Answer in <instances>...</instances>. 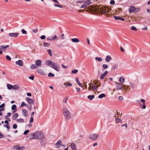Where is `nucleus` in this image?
I'll use <instances>...</instances> for the list:
<instances>
[{
    "label": "nucleus",
    "instance_id": "c03bdc74",
    "mask_svg": "<svg viewBox=\"0 0 150 150\" xmlns=\"http://www.w3.org/2000/svg\"><path fill=\"white\" fill-rule=\"evenodd\" d=\"M57 38V36L56 35H55L54 36V37L52 38H51V39H49V40H55V39H56Z\"/></svg>",
    "mask_w": 150,
    "mask_h": 150
},
{
    "label": "nucleus",
    "instance_id": "9b49d317",
    "mask_svg": "<svg viewBox=\"0 0 150 150\" xmlns=\"http://www.w3.org/2000/svg\"><path fill=\"white\" fill-rule=\"evenodd\" d=\"M123 84H122L119 83H116V86L117 89H123Z\"/></svg>",
    "mask_w": 150,
    "mask_h": 150
},
{
    "label": "nucleus",
    "instance_id": "603ef678",
    "mask_svg": "<svg viewBox=\"0 0 150 150\" xmlns=\"http://www.w3.org/2000/svg\"><path fill=\"white\" fill-rule=\"evenodd\" d=\"M17 125L16 124H14L13 125V128L14 129H16L17 128Z\"/></svg>",
    "mask_w": 150,
    "mask_h": 150
},
{
    "label": "nucleus",
    "instance_id": "ddd939ff",
    "mask_svg": "<svg viewBox=\"0 0 150 150\" xmlns=\"http://www.w3.org/2000/svg\"><path fill=\"white\" fill-rule=\"evenodd\" d=\"M114 18L116 20H120L122 21H124L125 20V18L123 17H120L119 16H114Z\"/></svg>",
    "mask_w": 150,
    "mask_h": 150
},
{
    "label": "nucleus",
    "instance_id": "9d476101",
    "mask_svg": "<svg viewBox=\"0 0 150 150\" xmlns=\"http://www.w3.org/2000/svg\"><path fill=\"white\" fill-rule=\"evenodd\" d=\"M54 62L50 60H47L45 61V64L46 65L50 66H52Z\"/></svg>",
    "mask_w": 150,
    "mask_h": 150
},
{
    "label": "nucleus",
    "instance_id": "a18cd8bd",
    "mask_svg": "<svg viewBox=\"0 0 150 150\" xmlns=\"http://www.w3.org/2000/svg\"><path fill=\"white\" fill-rule=\"evenodd\" d=\"M50 45V44L48 43H47L44 42V45L45 47H48Z\"/></svg>",
    "mask_w": 150,
    "mask_h": 150
},
{
    "label": "nucleus",
    "instance_id": "aec40b11",
    "mask_svg": "<svg viewBox=\"0 0 150 150\" xmlns=\"http://www.w3.org/2000/svg\"><path fill=\"white\" fill-rule=\"evenodd\" d=\"M119 81L120 83H123L125 82V78L121 76L119 78Z\"/></svg>",
    "mask_w": 150,
    "mask_h": 150
},
{
    "label": "nucleus",
    "instance_id": "680f3d73",
    "mask_svg": "<svg viewBox=\"0 0 150 150\" xmlns=\"http://www.w3.org/2000/svg\"><path fill=\"white\" fill-rule=\"evenodd\" d=\"M40 38L42 39H45V36L44 35H42L41 36Z\"/></svg>",
    "mask_w": 150,
    "mask_h": 150
},
{
    "label": "nucleus",
    "instance_id": "4c0bfd02",
    "mask_svg": "<svg viewBox=\"0 0 150 150\" xmlns=\"http://www.w3.org/2000/svg\"><path fill=\"white\" fill-rule=\"evenodd\" d=\"M37 67L34 64H32L30 67V68L32 69H34Z\"/></svg>",
    "mask_w": 150,
    "mask_h": 150
},
{
    "label": "nucleus",
    "instance_id": "5fc2aeb1",
    "mask_svg": "<svg viewBox=\"0 0 150 150\" xmlns=\"http://www.w3.org/2000/svg\"><path fill=\"white\" fill-rule=\"evenodd\" d=\"M6 59L7 60H11V58L9 56L7 55V56H6Z\"/></svg>",
    "mask_w": 150,
    "mask_h": 150
},
{
    "label": "nucleus",
    "instance_id": "2eb2a0df",
    "mask_svg": "<svg viewBox=\"0 0 150 150\" xmlns=\"http://www.w3.org/2000/svg\"><path fill=\"white\" fill-rule=\"evenodd\" d=\"M9 35L11 37H17L18 35V33H9Z\"/></svg>",
    "mask_w": 150,
    "mask_h": 150
},
{
    "label": "nucleus",
    "instance_id": "6e6552de",
    "mask_svg": "<svg viewBox=\"0 0 150 150\" xmlns=\"http://www.w3.org/2000/svg\"><path fill=\"white\" fill-rule=\"evenodd\" d=\"M51 67L56 70L57 71H59V67L58 64H56L54 62V63L52 66H51Z\"/></svg>",
    "mask_w": 150,
    "mask_h": 150
},
{
    "label": "nucleus",
    "instance_id": "c85d7f7f",
    "mask_svg": "<svg viewBox=\"0 0 150 150\" xmlns=\"http://www.w3.org/2000/svg\"><path fill=\"white\" fill-rule=\"evenodd\" d=\"M141 101L143 103V107L142 108L145 109L146 108V106L145 105V100L143 99H142L141 100Z\"/></svg>",
    "mask_w": 150,
    "mask_h": 150
},
{
    "label": "nucleus",
    "instance_id": "f03ea898",
    "mask_svg": "<svg viewBox=\"0 0 150 150\" xmlns=\"http://www.w3.org/2000/svg\"><path fill=\"white\" fill-rule=\"evenodd\" d=\"M100 8L98 6H89L88 7L87 11L89 13L94 14L99 13Z\"/></svg>",
    "mask_w": 150,
    "mask_h": 150
},
{
    "label": "nucleus",
    "instance_id": "7c9ffc66",
    "mask_svg": "<svg viewBox=\"0 0 150 150\" xmlns=\"http://www.w3.org/2000/svg\"><path fill=\"white\" fill-rule=\"evenodd\" d=\"M61 144V141L60 140H58L57 143L56 144V145L57 146V148H59V146H58L59 145H60Z\"/></svg>",
    "mask_w": 150,
    "mask_h": 150
},
{
    "label": "nucleus",
    "instance_id": "412c9836",
    "mask_svg": "<svg viewBox=\"0 0 150 150\" xmlns=\"http://www.w3.org/2000/svg\"><path fill=\"white\" fill-rule=\"evenodd\" d=\"M112 59V58L109 55H108L106 57L105 61L107 62H109Z\"/></svg>",
    "mask_w": 150,
    "mask_h": 150
},
{
    "label": "nucleus",
    "instance_id": "4d7b16f0",
    "mask_svg": "<svg viewBox=\"0 0 150 150\" xmlns=\"http://www.w3.org/2000/svg\"><path fill=\"white\" fill-rule=\"evenodd\" d=\"M38 72L40 74H43L44 73L41 70H39L38 71Z\"/></svg>",
    "mask_w": 150,
    "mask_h": 150
},
{
    "label": "nucleus",
    "instance_id": "7ed1b4c3",
    "mask_svg": "<svg viewBox=\"0 0 150 150\" xmlns=\"http://www.w3.org/2000/svg\"><path fill=\"white\" fill-rule=\"evenodd\" d=\"M33 139H37L40 140L43 139L45 138L43 133L41 131H37L32 134Z\"/></svg>",
    "mask_w": 150,
    "mask_h": 150
},
{
    "label": "nucleus",
    "instance_id": "f3484780",
    "mask_svg": "<svg viewBox=\"0 0 150 150\" xmlns=\"http://www.w3.org/2000/svg\"><path fill=\"white\" fill-rule=\"evenodd\" d=\"M124 86L123 87V89L125 91H127L130 89L129 87L128 86L126 85L123 84Z\"/></svg>",
    "mask_w": 150,
    "mask_h": 150
},
{
    "label": "nucleus",
    "instance_id": "b1692460",
    "mask_svg": "<svg viewBox=\"0 0 150 150\" xmlns=\"http://www.w3.org/2000/svg\"><path fill=\"white\" fill-rule=\"evenodd\" d=\"M71 147L73 150H76V145L74 143H72L70 145Z\"/></svg>",
    "mask_w": 150,
    "mask_h": 150
},
{
    "label": "nucleus",
    "instance_id": "bf43d9fd",
    "mask_svg": "<svg viewBox=\"0 0 150 150\" xmlns=\"http://www.w3.org/2000/svg\"><path fill=\"white\" fill-rule=\"evenodd\" d=\"M34 76L33 75H31L29 77V78L32 80H33L34 79Z\"/></svg>",
    "mask_w": 150,
    "mask_h": 150
},
{
    "label": "nucleus",
    "instance_id": "72a5a7b5",
    "mask_svg": "<svg viewBox=\"0 0 150 150\" xmlns=\"http://www.w3.org/2000/svg\"><path fill=\"white\" fill-rule=\"evenodd\" d=\"M76 81L77 83L81 87H83V86L81 85V83H80L79 81V79L78 78L76 79Z\"/></svg>",
    "mask_w": 150,
    "mask_h": 150
},
{
    "label": "nucleus",
    "instance_id": "de8ad7c7",
    "mask_svg": "<svg viewBox=\"0 0 150 150\" xmlns=\"http://www.w3.org/2000/svg\"><path fill=\"white\" fill-rule=\"evenodd\" d=\"M78 71V70H74L72 71V73L73 74H76Z\"/></svg>",
    "mask_w": 150,
    "mask_h": 150
},
{
    "label": "nucleus",
    "instance_id": "37998d69",
    "mask_svg": "<svg viewBox=\"0 0 150 150\" xmlns=\"http://www.w3.org/2000/svg\"><path fill=\"white\" fill-rule=\"evenodd\" d=\"M103 67L104 69H107L108 67V66L106 64H103Z\"/></svg>",
    "mask_w": 150,
    "mask_h": 150
},
{
    "label": "nucleus",
    "instance_id": "c756f323",
    "mask_svg": "<svg viewBox=\"0 0 150 150\" xmlns=\"http://www.w3.org/2000/svg\"><path fill=\"white\" fill-rule=\"evenodd\" d=\"M19 85H16L13 86V89L14 90H18L19 88Z\"/></svg>",
    "mask_w": 150,
    "mask_h": 150
},
{
    "label": "nucleus",
    "instance_id": "79ce46f5",
    "mask_svg": "<svg viewBox=\"0 0 150 150\" xmlns=\"http://www.w3.org/2000/svg\"><path fill=\"white\" fill-rule=\"evenodd\" d=\"M27 106V105L24 102H22L21 105V107H23L24 106Z\"/></svg>",
    "mask_w": 150,
    "mask_h": 150
},
{
    "label": "nucleus",
    "instance_id": "0e129e2a",
    "mask_svg": "<svg viewBox=\"0 0 150 150\" xmlns=\"http://www.w3.org/2000/svg\"><path fill=\"white\" fill-rule=\"evenodd\" d=\"M119 100H122L123 99V98L121 96H120L119 97Z\"/></svg>",
    "mask_w": 150,
    "mask_h": 150
},
{
    "label": "nucleus",
    "instance_id": "49530a36",
    "mask_svg": "<svg viewBox=\"0 0 150 150\" xmlns=\"http://www.w3.org/2000/svg\"><path fill=\"white\" fill-rule=\"evenodd\" d=\"M54 74L51 73H50L48 74V76L49 77H53L54 76Z\"/></svg>",
    "mask_w": 150,
    "mask_h": 150
},
{
    "label": "nucleus",
    "instance_id": "0eeeda50",
    "mask_svg": "<svg viewBox=\"0 0 150 150\" xmlns=\"http://www.w3.org/2000/svg\"><path fill=\"white\" fill-rule=\"evenodd\" d=\"M98 136V134H91L90 136V138L93 140H96Z\"/></svg>",
    "mask_w": 150,
    "mask_h": 150
},
{
    "label": "nucleus",
    "instance_id": "8fccbe9b",
    "mask_svg": "<svg viewBox=\"0 0 150 150\" xmlns=\"http://www.w3.org/2000/svg\"><path fill=\"white\" fill-rule=\"evenodd\" d=\"M29 132V131L28 130H25L24 132V134L25 135L27 134Z\"/></svg>",
    "mask_w": 150,
    "mask_h": 150
},
{
    "label": "nucleus",
    "instance_id": "ea45409f",
    "mask_svg": "<svg viewBox=\"0 0 150 150\" xmlns=\"http://www.w3.org/2000/svg\"><path fill=\"white\" fill-rule=\"evenodd\" d=\"M95 59L99 62H101L102 60V59L100 57H96L95 58Z\"/></svg>",
    "mask_w": 150,
    "mask_h": 150
},
{
    "label": "nucleus",
    "instance_id": "393cba45",
    "mask_svg": "<svg viewBox=\"0 0 150 150\" xmlns=\"http://www.w3.org/2000/svg\"><path fill=\"white\" fill-rule=\"evenodd\" d=\"M22 112L24 114V115L27 116L28 115L27 111L26 110L24 109L22 110Z\"/></svg>",
    "mask_w": 150,
    "mask_h": 150
},
{
    "label": "nucleus",
    "instance_id": "58836bf2",
    "mask_svg": "<svg viewBox=\"0 0 150 150\" xmlns=\"http://www.w3.org/2000/svg\"><path fill=\"white\" fill-rule=\"evenodd\" d=\"M47 51L50 56H52V51L51 50L48 49L47 50Z\"/></svg>",
    "mask_w": 150,
    "mask_h": 150
},
{
    "label": "nucleus",
    "instance_id": "20e7f679",
    "mask_svg": "<svg viewBox=\"0 0 150 150\" xmlns=\"http://www.w3.org/2000/svg\"><path fill=\"white\" fill-rule=\"evenodd\" d=\"M110 11V8L106 6H103L100 8L99 13H108Z\"/></svg>",
    "mask_w": 150,
    "mask_h": 150
},
{
    "label": "nucleus",
    "instance_id": "3c124183",
    "mask_svg": "<svg viewBox=\"0 0 150 150\" xmlns=\"http://www.w3.org/2000/svg\"><path fill=\"white\" fill-rule=\"evenodd\" d=\"M4 110V108H2L1 109H0V116H1L2 115V113L1 112L2 111Z\"/></svg>",
    "mask_w": 150,
    "mask_h": 150
},
{
    "label": "nucleus",
    "instance_id": "09e8293b",
    "mask_svg": "<svg viewBox=\"0 0 150 150\" xmlns=\"http://www.w3.org/2000/svg\"><path fill=\"white\" fill-rule=\"evenodd\" d=\"M115 4V1L113 0H112L110 1V4L111 5H114Z\"/></svg>",
    "mask_w": 150,
    "mask_h": 150
},
{
    "label": "nucleus",
    "instance_id": "39448f33",
    "mask_svg": "<svg viewBox=\"0 0 150 150\" xmlns=\"http://www.w3.org/2000/svg\"><path fill=\"white\" fill-rule=\"evenodd\" d=\"M140 10L139 8H136L134 6H131L129 8V12L130 13H136L139 12Z\"/></svg>",
    "mask_w": 150,
    "mask_h": 150
},
{
    "label": "nucleus",
    "instance_id": "338daca9",
    "mask_svg": "<svg viewBox=\"0 0 150 150\" xmlns=\"http://www.w3.org/2000/svg\"><path fill=\"white\" fill-rule=\"evenodd\" d=\"M62 67L63 68H67V66H65L63 64H62Z\"/></svg>",
    "mask_w": 150,
    "mask_h": 150
},
{
    "label": "nucleus",
    "instance_id": "4be33fe9",
    "mask_svg": "<svg viewBox=\"0 0 150 150\" xmlns=\"http://www.w3.org/2000/svg\"><path fill=\"white\" fill-rule=\"evenodd\" d=\"M64 85L66 87L69 86H72V84L68 82H65L64 83Z\"/></svg>",
    "mask_w": 150,
    "mask_h": 150
},
{
    "label": "nucleus",
    "instance_id": "bb28decb",
    "mask_svg": "<svg viewBox=\"0 0 150 150\" xmlns=\"http://www.w3.org/2000/svg\"><path fill=\"white\" fill-rule=\"evenodd\" d=\"M18 116V114L17 113L14 114L13 116V119L16 120Z\"/></svg>",
    "mask_w": 150,
    "mask_h": 150
},
{
    "label": "nucleus",
    "instance_id": "1a4fd4ad",
    "mask_svg": "<svg viewBox=\"0 0 150 150\" xmlns=\"http://www.w3.org/2000/svg\"><path fill=\"white\" fill-rule=\"evenodd\" d=\"M25 148V147L24 146H20L18 145L15 146L13 147L14 149L18 150H23Z\"/></svg>",
    "mask_w": 150,
    "mask_h": 150
},
{
    "label": "nucleus",
    "instance_id": "e433bc0d",
    "mask_svg": "<svg viewBox=\"0 0 150 150\" xmlns=\"http://www.w3.org/2000/svg\"><path fill=\"white\" fill-rule=\"evenodd\" d=\"M115 117H116V121L117 123H118V122H121V120L120 118H117V117H116L117 115H116L115 116Z\"/></svg>",
    "mask_w": 150,
    "mask_h": 150
},
{
    "label": "nucleus",
    "instance_id": "69168bd1",
    "mask_svg": "<svg viewBox=\"0 0 150 150\" xmlns=\"http://www.w3.org/2000/svg\"><path fill=\"white\" fill-rule=\"evenodd\" d=\"M11 114L10 112H8L7 114V115L6 116H7V117H8L9 116H11Z\"/></svg>",
    "mask_w": 150,
    "mask_h": 150
},
{
    "label": "nucleus",
    "instance_id": "473e14b6",
    "mask_svg": "<svg viewBox=\"0 0 150 150\" xmlns=\"http://www.w3.org/2000/svg\"><path fill=\"white\" fill-rule=\"evenodd\" d=\"M131 29L134 31H137L138 30L134 26H132L131 27Z\"/></svg>",
    "mask_w": 150,
    "mask_h": 150
},
{
    "label": "nucleus",
    "instance_id": "052dcab7",
    "mask_svg": "<svg viewBox=\"0 0 150 150\" xmlns=\"http://www.w3.org/2000/svg\"><path fill=\"white\" fill-rule=\"evenodd\" d=\"M33 117H31L30 118V123L32 122H33Z\"/></svg>",
    "mask_w": 150,
    "mask_h": 150
},
{
    "label": "nucleus",
    "instance_id": "dca6fc26",
    "mask_svg": "<svg viewBox=\"0 0 150 150\" xmlns=\"http://www.w3.org/2000/svg\"><path fill=\"white\" fill-rule=\"evenodd\" d=\"M26 100L30 104H32L34 103L33 100L32 99L30 98H29L27 97L26 98Z\"/></svg>",
    "mask_w": 150,
    "mask_h": 150
},
{
    "label": "nucleus",
    "instance_id": "e2e57ef3",
    "mask_svg": "<svg viewBox=\"0 0 150 150\" xmlns=\"http://www.w3.org/2000/svg\"><path fill=\"white\" fill-rule=\"evenodd\" d=\"M76 91L77 92H79V91H80V88H76Z\"/></svg>",
    "mask_w": 150,
    "mask_h": 150
},
{
    "label": "nucleus",
    "instance_id": "2f4dec72",
    "mask_svg": "<svg viewBox=\"0 0 150 150\" xmlns=\"http://www.w3.org/2000/svg\"><path fill=\"white\" fill-rule=\"evenodd\" d=\"M106 96V95L102 93L100 95L98 96V98H101L103 97H105Z\"/></svg>",
    "mask_w": 150,
    "mask_h": 150
},
{
    "label": "nucleus",
    "instance_id": "f257e3e1",
    "mask_svg": "<svg viewBox=\"0 0 150 150\" xmlns=\"http://www.w3.org/2000/svg\"><path fill=\"white\" fill-rule=\"evenodd\" d=\"M101 83L98 81H91V83L89 84V87L88 88L89 91L92 90L93 91H96L98 87L100 86Z\"/></svg>",
    "mask_w": 150,
    "mask_h": 150
},
{
    "label": "nucleus",
    "instance_id": "4468645a",
    "mask_svg": "<svg viewBox=\"0 0 150 150\" xmlns=\"http://www.w3.org/2000/svg\"><path fill=\"white\" fill-rule=\"evenodd\" d=\"M108 73V72L107 71H105L104 73L102 74L101 75L100 77V79L101 80L103 79L104 78L105 76Z\"/></svg>",
    "mask_w": 150,
    "mask_h": 150
},
{
    "label": "nucleus",
    "instance_id": "6ab92c4d",
    "mask_svg": "<svg viewBox=\"0 0 150 150\" xmlns=\"http://www.w3.org/2000/svg\"><path fill=\"white\" fill-rule=\"evenodd\" d=\"M16 64L20 66H22L23 65V61L21 60H19L18 61L16 62Z\"/></svg>",
    "mask_w": 150,
    "mask_h": 150
},
{
    "label": "nucleus",
    "instance_id": "a19ab883",
    "mask_svg": "<svg viewBox=\"0 0 150 150\" xmlns=\"http://www.w3.org/2000/svg\"><path fill=\"white\" fill-rule=\"evenodd\" d=\"M16 121L19 122H23L24 120L22 118H20L17 120Z\"/></svg>",
    "mask_w": 150,
    "mask_h": 150
},
{
    "label": "nucleus",
    "instance_id": "f704fd0d",
    "mask_svg": "<svg viewBox=\"0 0 150 150\" xmlns=\"http://www.w3.org/2000/svg\"><path fill=\"white\" fill-rule=\"evenodd\" d=\"M94 98V96L93 95H89L88 96V98L90 100H92Z\"/></svg>",
    "mask_w": 150,
    "mask_h": 150
},
{
    "label": "nucleus",
    "instance_id": "a211bd4d",
    "mask_svg": "<svg viewBox=\"0 0 150 150\" xmlns=\"http://www.w3.org/2000/svg\"><path fill=\"white\" fill-rule=\"evenodd\" d=\"M9 46L8 45H6L5 46H4L3 45H0V50H4V51H5L6 49Z\"/></svg>",
    "mask_w": 150,
    "mask_h": 150
},
{
    "label": "nucleus",
    "instance_id": "a878e982",
    "mask_svg": "<svg viewBox=\"0 0 150 150\" xmlns=\"http://www.w3.org/2000/svg\"><path fill=\"white\" fill-rule=\"evenodd\" d=\"M16 106L15 105H13L11 107L12 109L14 110V112H15L16 111Z\"/></svg>",
    "mask_w": 150,
    "mask_h": 150
},
{
    "label": "nucleus",
    "instance_id": "774afa93",
    "mask_svg": "<svg viewBox=\"0 0 150 150\" xmlns=\"http://www.w3.org/2000/svg\"><path fill=\"white\" fill-rule=\"evenodd\" d=\"M147 29V28L146 27H144L142 28V29L144 30H146Z\"/></svg>",
    "mask_w": 150,
    "mask_h": 150
},
{
    "label": "nucleus",
    "instance_id": "5701e85b",
    "mask_svg": "<svg viewBox=\"0 0 150 150\" xmlns=\"http://www.w3.org/2000/svg\"><path fill=\"white\" fill-rule=\"evenodd\" d=\"M122 11V9L121 8H118L116 10L115 12L116 14H117Z\"/></svg>",
    "mask_w": 150,
    "mask_h": 150
},
{
    "label": "nucleus",
    "instance_id": "423d86ee",
    "mask_svg": "<svg viewBox=\"0 0 150 150\" xmlns=\"http://www.w3.org/2000/svg\"><path fill=\"white\" fill-rule=\"evenodd\" d=\"M64 114L67 119H69L70 118V114L69 111L66 108H64L63 109Z\"/></svg>",
    "mask_w": 150,
    "mask_h": 150
},
{
    "label": "nucleus",
    "instance_id": "cd10ccee",
    "mask_svg": "<svg viewBox=\"0 0 150 150\" xmlns=\"http://www.w3.org/2000/svg\"><path fill=\"white\" fill-rule=\"evenodd\" d=\"M71 40L72 42H78L79 41V40L78 39L76 38L72 39Z\"/></svg>",
    "mask_w": 150,
    "mask_h": 150
},
{
    "label": "nucleus",
    "instance_id": "13d9d810",
    "mask_svg": "<svg viewBox=\"0 0 150 150\" xmlns=\"http://www.w3.org/2000/svg\"><path fill=\"white\" fill-rule=\"evenodd\" d=\"M5 106V104L4 103H3V104H1L0 105V108H4Z\"/></svg>",
    "mask_w": 150,
    "mask_h": 150
},
{
    "label": "nucleus",
    "instance_id": "f8f14e48",
    "mask_svg": "<svg viewBox=\"0 0 150 150\" xmlns=\"http://www.w3.org/2000/svg\"><path fill=\"white\" fill-rule=\"evenodd\" d=\"M35 63L37 67H40L41 65L42 61L40 60H38L35 61Z\"/></svg>",
    "mask_w": 150,
    "mask_h": 150
},
{
    "label": "nucleus",
    "instance_id": "864d4df0",
    "mask_svg": "<svg viewBox=\"0 0 150 150\" xmlns=\"http://www.w3.org/2000/svg\"><path fill=\"white\" fill-rule=\"evenodd\" d=\"M4 137V135L0 132V138H3Z\"/></svg>",
    "mask_w": 150,
    "mask_h": 150
},
{
    "label": "nucleus",
    "instance_id": "c9c22d12",
    "mask_svg": "<svg viewBox=\"0 0 150 150\" xmlns=\"http://www.w3.org/2000/svg\"><path fill=\"white\" fill-rule=\"evenodd\" d=\"M7 87L9 89H11L13 88V86L10 84H8L7 85Z\"/></svg>",
    "mask_w": 150,
    "mask_h": 150
},
{
    "label": "nucleus",
    "instance_id": "6e6d98bb",
    "mask_svg": "<svg viewBox=\"0 0 150 150\" xmlns=\"http://www.w3.org/2000/svg\"><path fill=\"white\" fill-rule=\"evenodd\" d=\"M22 32L24 34H26L27 33L26 31L24 29H22Z\"/></svg>",
    "mask_w": 150,
    "mask_h": 150
}]
</instances>
